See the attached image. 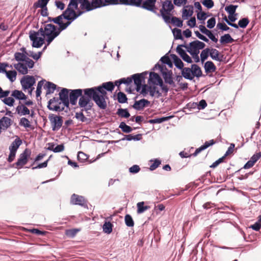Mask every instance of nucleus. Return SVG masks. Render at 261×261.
<instances>
[{"instance_id": "obj_5", "label": "nucleus", "mask_w": 261, "mask_h": 261, "mask_svg": "<svg viewBox=\"0 0 261 261\" xmlns=\"http://www.w3.org/2000/svg\"><path fill=\"white\" fill-rule=\"evenodd\" d=\"M91 99H92V96H89L84 93V94H82L79 100V106L80 108H82V111H88L91 109L93 106Z\"/></svg>"}, {"instance_id": "obj_42", "label": "nucleus", "mask_w": 261, "mask_h": 261, "mask_svg": "<svg viewBox=\"0 0 261 261\" xmlns=\"http://www.w3.org/2000/svg\"><path fill=\"white\" fill-rule=\"evenodd\" d=\"M5 73L6 74L7 77L12 82H14L16 80L17 72L15 70L7 71L6 70V72Z\"/></svg>"}, {"instance_id": "obj_23", "label": "nucleus", "mask_w": 261, "mask_h": 261, "mask_svg": "<svg viewBox=\"0 0 261 261\" xmlns=\"http://www.w3.org/2000/svg\"><path fill=\"white\" fill-rule=\"evenodd\" d=\"M193 14V7L192 6H186L182 12V18L183 19H188Z\"/></svg>"}, {"instance_id": "obj_46", "label": "nucleus", "mask_w": 261, "mask_h": 261, "mask_svg": "<svg viewBox=\"0 0 261 261\" xmlns=\"http://www.w3.org/2000/svg\"><path fill=\"white\" fill-rule=\"evenodd\" d=\"M124 220L126 226L128 227H133L134 226V222L130 215L128 214L126 215Z\"/></svg>"}, {"instance_id": "obj_9", "label": "nucleus", "mask_w": 261, "mask_h": 261, "mask_svg": "<svg viewBox=\"0 0 261 261\" xmlns=\"http://www.w3.org/2000/svg\"><path fill=\"white\" fill-rule=\"evenodd\" d=\"M63 16L64 15L61 14L55 18L48 17V21H53L54 23L59 25V27L58 28V32H61L64 30L70 24V21H67L66 22H64L63 20L64 18Z\"/></svg>"}, {"instance_id": "obj_16", "label": "nucleus", "mask_w": 261, "mask_h": 261, "mask_svg": "<svg viewBox=\"0 0 261 261\" xmlns=\"http://www.w3.org/2000/svg\"><path fill=\"white\" fill-rule=\"evenodd\" d=\"M70 203L72 204L85 206L86 204V200L83 196L73 194L71 195Z\"/></svg>"}, {"instance_id": "obj_21", "label": "nucleus", "mask_w": 261, "mask_h": 261, "mask_svg": "<svg viewBox=\"0 0 261 261\" xmlns=\"http://www.w3.org/2000/svg\"><path fill=\"white\" fill-rule=\"evenodd\" d=\"M14 68L21 74H26L28 73V66L26 62H19L14 64Z\"/></svg>"}, {"instance_id": "obj_31", "label": "nucleus", "mask_w": 261, "mask_h": 261, "mask_svg": "<svg viewBox=\"0 0 261 261\" xmlns=\"http://www.w3.org/2000/svg\"><path fill=\"white\" fill-rule=\"evenodd\" d=\"M44 88L46 90V94H49L54 93L56 88V85L50 82H46Z\"/></svg>"}, {"instance_id": "obj_20", "label": "nucleus", "mask_w": 261, "mask_h": 261, "mask_svg": "<svg viewBox=\"0 0 261 261\" xmlns=\"http://www.w3.org/2000/svg\"><path fill=\"white\" fill-rule=\"evenodd\" d=\"M149 103L150 102L148 100L142 99L138 101H135L132 107L137 110H141L143 109L144 108L148 106Z\"/></svg>"}, {"instance_id": "obj_17", "label": "nucleus", "mask_w": 261, "mask_h": 261, "mask_svg": "<svg viewBox=\"0 0 261 261\" xmlns=\"http://www.w3.org/2000/svg\"><path fill=\"white\" fill-rule=\"evenodd\" d=\"M156 2V0H144L142 2L141 8L153 13H156L155 5Z\"/></svg>"}, {"instance_id": "obj_41", "label": "nucleus", "mask_w": 261, "mask_h": 261, "mask_svg": "<svg viewBox=\"0 0 261 261\" xmlns=\"http://www.w3.org/2000/svg\"><path fill=\"white\" fill-rule=\"evenodd\" d=\"M148 89H149V92L150 96H154V95H157L158 96H160L161 95V94L160 93L156 86H149Z\"/></svg>"}, {"instance_id": "obj_3", "label": "nucleus", "mask_w": 261, "mask_h": 261, "mask_svg": "<svg viewBox=\"0 0 261 261\" xmlns=\"http://www.w3.org/2000/svg\"><path fill=\"white\" fill-rule=\"evenodd\" d=\"M174 7L171 1L166 0L163 2L160 9V15L164 20H169V17L172 15L171 12Z\"/></svg>"}, {"instance_id": "obj_15", "label": "nucleus", "mask_w": 261, "mask_h": 261, "mask_svg": "<svg viewBox=\"0 0 261 261\" xmlns=\"http://www.w3.org/2000/svg\"><path fill=\"white\" fill-rule=\"evenodd\" d=\"M69 89L63 88L59 93V99L62 102L64 107L69 108Z\"/></svg>"}, {"instance_id": "obj_44", "label": "nucleus", "mask_w": 261, "mask_h": 261, "mask_svg": "<svg viewBox=\"0 0 261 261\" xmlns=\"http://www.w3.org/2000/svg\"><path fill=\"white\" fill-rule=\"evenodd\" d=\"M210 49L206 48L203 49L200 54L201 61L202 63H203L205 60H206L210 55Z\"/></svg>"}, {"instance_id": "obj_43", "label": "nucleus", "mask_w": 261, "mask_h": 261, "mask_svg": "<svg viewBox=\"0 0 261 261\" xmlns=\"http://www.w3.org/2000/svg\"><path fill=\"white\" fill-rule=\"evenodd\" d=\"M113 224L110 222H106L103 225V231L108 234L112 231Z\"/></svg>"}, {"instance_id": "obj_12", "label": "nucleus", "mask_w": 261, "mask_h": 261, "mask_svg": "<svg viewBox=\"0 0 261 261\" xmlns=\"http://www.w3.org/2000/svg\"><path fill=\"white\" fill-rule=\"evenodd\" d=\"M15 59L17 61L26 62L29 68H32L34 65V62L27 57L26 55L23 53L17 52L14 54Z\"/></svg>"}, {"instance_id": "obj_54", "label": "nucleus", "mask_w": 261, "mask_h": 261, "mask_svg": "<svg viewBox=\"0 0 261 261\" xmlns=\"http://www.w3.org/2000/svg\"><path fill=\"white\" fill-rule=\"evenodd\" d=\"M91 5L93 6L94 9L97 8L101 7V6H105V4H102V0H92Z\"/></svg>"}, {"instance_id": "obj_4", "label": "nucleus", "mask_w": 261, "mask_h": 261, "mask_svg": "<svg viewBox=\"0 0 261 261\" xmlns=\"http://www.w3.org/2000/svg\"><path fill=\"white\" fill-rule=\"evenodd\" d=\"M31 151L29 148H25L24 151L20 154L17 161L14 164L15 167L17 169L22 168L28 162L31 157Z\"/></svg>"}, {"instance_id": "obj_37", "label": "nucleus", "mask_w": 261, "mask_h": 261, "mask_svg": "<svg viewBox=\"0 0 261 261\" xmlns=\"http://www.w3.org/2000/svg\"><path fill=\"white\" fill-rule=\"evenodd\" d=\"M81 230V228H73L65 231V234L69 238H74Z\"/></svg>"}, {"instance_id": "obj_19", "label": "nucleus", "mask_w": 261, "mask_h": 261, "mask_svg": "<svg viewBox=\"0 0 261 261\" xmlns=\"http://www.w3.org/2000/svg\"><path fill=\"white\" fill-rule=\"evenodd\" d=\"M205 47V44L203 42L198 40L194 41L190 43L189 50L193 51H199V49H202Z\"/></svg>"}, {"instance_id": "obj_50", "label": "nucleus", "mask_w": 261, "mask_h": 261, "mask_svg": "<svg viewBox=\"0 0 261 261\" xmlns=\"http://www.w3.org/2000/svg\"><path fill=\"white\" fill-rule=\"evenodd\" d=\"M250 227L255 231H258L261 228V215L258 216L257 221Z\"/></svg>"}, {"instance_id": "obj_29", "label": "nucleus", "mask_w": 261, "mask_h": 261, "mask_svg": "<svg viewBox=\"0 0 261 261\" xmlns=\"http://www.w3.org/2000/svg\"><path fill=\"white\" fill-rule=\"evenodd\" d=\"M16 111L18 114L21 115H29L30 113L29 109L24 105L21 104L20 102H19V105L17 107Z\"/></svg>"}, {"instance_id": "obj_47", "label": "nucleus", "mask_w": 261, "mask_h": 261, "mask_svg": "<svg viewBox=\"0 0 261 261\" xmlns=\"http://www.w3.org/2000/svg\"><path fill=\"white\" fill-rule=\"evenodd\" d=\"M119 127L121 130L126 133H130L132 131L133 129L129 126L126 125L124 122H121L119 125Z\"/></svg>"}, {"instance_id": "obj_38", "label": "nucleus", "mask_w": 261, "mask_h": 261, "mask_svg": "<svg viewBox=\"0 0 261 261\" xmlns=\"http://www.w3.org/2000/svg\"><path fill=\"white\" fill-rule=\"evenodd\" d=\"M80 3H81V7L83 9H86L87 11L94 9L93 6L91 5V3H90L88 0H83Z\"/></svg>"}, {"instance_id": "obj_14", "label": "nucleus", "mask_w": 261, "mask_h": 261, "mask_svg": "<svg viewBox=\"0 0 261 261\" xmlns=\"http://www.w3.org/2000/svg\"><path fill=\"white\" fill-rule=\"evenodd\" d=\"M20 82L22 88L25 90L31 88L35 84L36 80L34 76L27 75L21 79Z\"/></svg>"}, {"instance_id": "obj_11", "label": "nucleus", "mask_w": 261, "mask_h": 261, "mask_svg": "<svg viewBox=\"0 0 261 261\" xmlns=\"http://www.w3.org/2000/svg\"><path fill=\"white\" fill-rule=\"evenodd\" d=\"M69 103L72 105H75L79 97H81L84 92V90L81 89L69 90Z\"/></svg>"}, {"instance_id": "obj_59", "label": "nucleus", "mask_w": 261, "mask_h": 261, "mask_svg": "<svg viewBox=\"0 0 261 261\" xmlns=\"http://www.w3.org/2000/svg\"><path fill=\"white\" fill-rule=\"evenodd\" d=\"M202 4L208 9H211L214 5L213 0H203L202 2Z\"/></svg>"}, {"instance_id": "obj_36", "label": "nucleus", "mask_w": 261, "mask_h": 261, "mask_svg": "<svg viewBox=\"0 0 261 261\" xmlns=\"http://www.w3.org/2000/svg\"><path fill=\"white\" fill-rule=\"evenodd\" d=\"M222 44L230 43L234 41V40L231 38L229 34H225L224 36L221 37L220 40Z\"/></svg>"}, {"instance_id": "obj_6", "label": "nucleus", "mask_w": 261, "mask_h": 261, "mask_svg": "<svg viewBox=\"0 0 261 261\" xmlns=\"http://www.w3.org/2000/svg\"><path fill=\"white\" fill-rule=\"evenodd\" d=\"M216 141L212 139L210 140L209 141H206L204 144L201 146L200 147L197 148L195 150V151L191 154L189 155L188 153L186 152H185L184 151L180 152L179 153V155L182 158H189L191 156H196L199 152H200L201 151L206 149L207 147L214 145L216 143Z\"/></svg>"}, {"instance_id": "obj_58", "label": "nucleus", "mask_w": 261, "mask_h": 261, "mask_svg": "<svg viewBox=\"0 0 261 261\" xmlns=\"http://www.w3.org/2000/svg\"><path fill=\"white\" fill-rule=\"evenodd\" d=\"M3 101L6 105L9 106H13L14 103V99L11 97H6Z\"/></svg>"}, {"instance_id": "obj_39", "label": "nucleus", "mask_w": 261, "mask_h": 261, "mask_svg": "<svg viewBox=\"0 0 261 261\" xmlns=\"http://www.w3.org/2000/svg\"><path fill=\"white\" fill-rule=\"evenodd\" d=\"M49 0H38L33 5V8L36 9L38 8H43L46 7Z\"/></svg>"}, {"instance_id": "obj_34", "label": "nucleus", "mask_w": 261, "mask_h": 261, "mask_svg": "<svg viewBox=\"0 0 261 261\" xmlns=\"http://www.w3.org/2000/svg\"><path fill=\"white\" fill-rule=\"evenodd\" d=\"M11 95L19 100H23L27 98L26 95L22 91L17 90H14Z\"/></svg>"}, {"instance_id": "obj_18", "label": "nucleus", "mask_w": 261, "mask_h": 261, "mask_svg": "<svg viewBox=\"0 0 261 261\" xmlns=\"http://www.w3.org/2000/svg\"><path fill=\"white\" fill-rule=\"evenodd\" d=\"M81 13V12H80L79 14L77 15L73 9L67 7L66 10L63 13L62 15H64L63 17L64 19L69 21L76 18L80 15Z\"/></svg>"}, {"instance_id": "obj_8", "label": "nucleus", "mask_w": 261, "mask_h": 261, "mask_svg": "<svg viewBox=\"0 0 261 261\" xmlns=\"http://www.w3.org/2000/svg\"><path fill=\"white\" fill-rule=\"evenodd\" d=\"M48 119L53 131L58 130L61 127L63 122L62 116L51 114L49 115Z\"/></svg>"}, {"instance_id": "obj_51", "label": "nucleus", "mask_w": 261, "mask_h": 261, "mask_svg": "<svg viewBox=\"0 0 261 261\" xmlns=\"http://www.w3.org/2000/svg\"><path fill=\"white\" fill-rule=\"evenodd\" d=\"M19 125L23 126L25 128H29L31 127L30 121L26 118L22 117L20 119L19 121Z\"/></svg>"}, {"instance_id": "obj_2", "label": "nucleus", "mask_w": 261, "mask_h": 261, "mask_svg": "<svg viewBox=\"0 0 261 261\" xmlns=\"http://www.w3.org/2000/svg\"><path fill=\"white\" fill-rule=\"evenodd\" d=\"M22 143V140L19 137L16 136L15 139L11 143L9 147L10 153L7 159V161L9 163H11L14 161L16 152Z\"/></svg>"}, {"instance_id": "obj_28", "label": "nucleus", "mask_w": 261, "mask_h": 261, "mask_svg": "<svg viewBox=\"0 0 261 261\" xmlns=\"http://www.w3.org/2000/svg\"><path fill=\"white\" fill-rule=\"evenodd\" d=\"M210 56L214 60L220 62L222 60L223 56L221 55L219 51L216 49H210Z\"/></svg>"}, {"instance_id": "obj_64", "label": "nucleus", "mask_w": 261, "mask_h": 261, "mask_svg": "<svg viewBox=\"0 0 261 261\" xmlns=\"http://www.w3.org/2000/svg\"><path fill=\"white\" fill-rule=\"evenodd\" d=\"M42 52H39L38 54L34 53L33 51H30L27 55L32 57L34 60H38L41 56Z\"/></svg>"}, {"instance_id": "obj_33", "label": "nucleus", "mask_w": 261, "mask_h": 261, "mask_svg": "<svg viewBox=\"0 0 261 261\" xmlns=\"http://www.w3.org/2000/svg\"><path fill=\"white\" fill-rule=\"evenodd\" d=\"M175 66L179 69L184 68V63L182 61L175 55H171Z\"/></svg>"}, {"instance_id": "obj_22", "label": "nucleus", "mask_w": 261, "mask_h": 261, "mask_svg": "<svg viewBox=\"0 0 261 261\" xmlns=\"http://www.w3.org/2000/svg\"><path fill=\"white\" fill-rule=\"evenodd\" d=\"M164 21L167 23L172 24L177 27L180 28L182 26V20L175 16H172V15L169 17V20Z\"/></svg>"}, {"instance_id": "obj_25", "label": "nucleus", "mask_w": 261, "mask_h": 261, "mask_svg": "<svg viewBox=\"0 0 261 261\" xmlns=\"http://www.w3.org/2000/svg\"><path fill=\"white\" fill-rule=\"evenodd\" d=\"M149 81L154 85H159L162 84V79L159 75L155 72H151L149 74Z\"/></svg>"}, {"instance_id": "obj_55", "label": "nucleus", "mask_w": 261, "mask_h": 261, "mask_svg": "<svg viewBox=\"0 0 261 261\" xmlns=\"http://www.w3.org/2000/svg\"><path fill=\"white\" fill-rule=\"evenodd\" d=\"M181 47H185L187 48L188 50L189 49V47L185 45L181 44L178 45L176 48V51L181 57H182L184 55H185L186 54V51L181 48Z\"/></svg>"}, {"instance_id": "obj_35", "label": "nucleus", "mask_w": 261, "mask_h": 261, "mask_svg": "<svg viewBox=\"0 0 261 261\" xmlns=\"http://www.w3.org/2000/svg\"><path fill=\"white\" fill-rule=\"evenodd\" d=\"M116 114L121 118H127L130 116V114L126 109H118Z\"/></svg>"}, {"instance_id": "obj_48", "label": "nucleus", "mask_w": 261, "mask_h": 261, "mask_svg": "<svg viewBox=\"0 0 261 261\" xmlns=\"http://www.w3.org/2000/svg\"><path fill=\"white\" fill-rule=\"evenodd\" d=\"M77 158L79 161L82 163H84L88 159V155L82 151H79L78 152Z\"/></svg>"}, {"instance_id": "obj_45", "label": "nucleus", "mask_w": 261, "mask_h": 261, "mask_svg": "<svg viewBox=\"0 0 261 261\" xmlns=\"http://www.w3.org/2000/svg\"><path fill=\"white\" fill-rule=\"evenodd\" d=\"M45 30L49 32V33H60L58 32V27L52 24H47L46 25Z\"/></svg>"}, {"instance_id": "obj_26", "label": "nucleus", "mask_w": 261, "mask_h": 261, "mask_svg": "<svg viewBox=\"0 0 261 261\" xmlns=\"http://www.w3.org/2000/svg\"><path fill=\"white\" fill-rule=\"evenodd\" d=\"M166 71H164L163 69H161L162 75L165 82L170 85L174 84V82L173 81L172 77V72L171 71L167 70V69H166Z\"/></svg>"}, {"instance_id": "obj_57", "label": "nucleus", "mask_w": 261, "mask_h": 261, "mask_svg": "<svg viewBox=\"0 0 261 261\" xmlns=\"http://www.w3.org/2000/svg\"><path fill=\"white\" fill-rule=\"evenodd\" d=\"M143 0H129V5L137 7H141Z\"/></svg>"}, {"instance_id": "obj_40", "label": "nucleus", "mask_w": 261, "mask_h": 261, "mask_svg": "<svg viewBox=\"0 0 261 261\" xmlns=\"http://www.w3.org/2000/svg\"><path fill=\"white\" fill-rule=\"evenodd\" d=\"M144 202L143 201L139 202L137 204V213L138 214L143 213L145 211L148 210L150 208V206H144Z\"/></svg>"}, {"instance_id": "obj_49", "label": "nucleus", "mask_w": 261, "mask_h": 261, "mask_svg": "<svg viewBox=\"0 0 261 261\" xmlns=\"http://www.w3.org/2000/svg\"><path fill=\"white\" fill-rule=\"evenodd\" d=\"M118 101L119 103H123L127 101V98L126 95L121 92H119L117 95Z\"/></svg>"}, {"instance_id": "obj_1", "label": "nucleus", "mask_w": 261, "mask_h": 261, "mask_svg": "<svg viewBox=\"0 0 261 261\" xmlns=\"http://www.w3.org/2000/svg\"><path fill=\"white\" fill-rule=\"evenodd\" d=\"M84 93L89 96H92V99L100 109H105L107 108L106 99L108 98L107 94H102L97 91L96 88H93L84 89Z\"/></svg>"}, {"instance_id": "obj_13", "label": "nucleus", "mask_w": 261, "mask_h": 261, "mask_svg": "<svg viewBox=\"0 0 261 261\" xmlns=\"http://www.w3.org/2000/svg\"><path fill=\"white\" fill-rule=\"evenodd\" d=\"M93 88H96L97 91H98L102 94H107L106 90L112 92L115 88V85L113 82H108L102 83V84L100 86L94 87Z\"/></svg>"}, {"instance_id": "obj_7", "label": "nucleus", "mask_w": 261, "mask_h": 261, "mask_svg": "<svg viewBox=\"0 0 261 261\" xmlns=\"http://www.w3.org/2000/svg\"><path fill=\"white\" fill-rule=\"evenodd\" d=\"M45 34H30V39L32 42V46L39 48L44 43Z\"/></svg>"}, {"instance_id": "obj_63", "label": "nucleus", "mask_w": 261, "mask_h": 261, "mask_svg": "<svg viewBox=\"0 0 261 261\" xmlns=\"http://www.w3.org/2000/svg\"><path fill=\"white\" fill-rule=\"evenodd\" d=\"M216 28L218 29H220L222 31H228L229 30V28L227 27L225 23L222 22L218 23V24H217Z\"/></svg>"}, {"instance_id": "obj_32", "label": "nucleus", "mask_w": 261, "mask_h": 261, "mask_svg": "<svg viewBox=\"0 0 261 261\" xmlns=\"http://www.w3.org/2000/svg\"><path fill=\"white\" fill-rule=\"evenodd\" d=\"M191 68L192 69V73L193 74V79L195 76L199 77L202 76V72L199 66L196 64H192L191 65Z\"/></svg>"}, {"instance_id": "obj_61", "label": "nucleus", "mask_w": 261, "mask_h": 261, "mask_svg": "<svg viewBox=\"0 0 261 261\" xmlns=\"http://www.w3.org/2000/svg\"><path fill=\"white\" fill-rule=\"evenodd\" d=\"M188 51L191 54V55L192 56V57L193 58V60L196 63H198L200 61V59H199V56H198V54L199 53V51H196V52H194L193 51H191V50H189V49L188 50Z\"/></svg>"}, {"instance_id": "obj_56", "label": "nucleus", "mask_w": 261, "mask_h": 261, "mask_svg": "<svg viewBox=\"0 0 261 261\" xmlns=\"http://www.w3.org/2000/svg\"><path fill=\"white\" fill-rule=\"evenodd\" d=\"M249 20L247 18H243L239 21L238 25L240 28H245L248 25Z\"/></svg>"}, {"instance_id": "obj_10", "label": "nucleus", "mask_w": 261, "mask_h": 261, "mask_svg": "<svg viewBox=\"0 0 261 261\" xmlns=\"http://www.w3.org/2000/svg\"><path fill=\"white\" fill-rule=\"evenodd\" d=\"M147 74V72H144L141 73L134 74L132 76V81L134 80V83L136 85V90L138 92L141 90L142 84L143 82H144Z\"/></svg>"}, {"instance_id": "obj_52", "label": "nucleus", "mask_w": 261, "mask_h": 261, "mask_svg": "<svg viewBox=\"0 0 261 261\" xmlns=\"http://www.w3.org/2000/svg\"><path fill=\"white\" fill-rule=\"evenodd\" d=\"M150 162H153L150 166L149 169L153 171L157 168L161 164V161L159 159H155L154 161L151 160Z\"/></svg>"}, {"instance_id": "obj_60", "label": "nucleus", "mask_w": 261, "mask_h": 261, "mask_svg": "<svg viewBox=\"0 0 261 261\" xmlns=\"http://www.w3.org/2000/svg\"><path fill=\"white\" fill-rule=\"evenodd\" d=\"M197 17L198 19L203 21V23H204V21L206 19L207 16L205 12L200 11L197 13Z\"/></svg>"}, {"instance_id": "obj_30", "label": "nucleus", "mask_w": 261, "mask_h": 261, "mask_svg": "<svg viewBox=\"0 0 261 261\" xmlns=\"http://www.w3.org/2000/svg\"><path fill=\"white\" fill-rule=\"evenodd\" d=\"M204 68L206 73L214 72L216 70V67L212 61L206 62Z\"/></svg>"}, {"instance_id": "obj_24", "label": "nucleus", "mask_w": 261, "mask_h": 261, "mask_svg": "<svg viewBox=\"0 0 261 261\" xmlns=\"http://www.w3.org/2000/svg\"><path fill=\"white\" fill-rule=\"evenodd\" d=\"M54 100H49L48 105V108L50 110L55 111L56 112H61L64 110V107H61L59 105L61 104V102L59 103H55L53 102Z\"/></svg>"}, {"instance_id": "obj_53", "label": "nucleus", "mask_w": 261, "mask_h": 261, "mask_svg": "<svg viewBox=\"0 0 261 261\" xmlns=\"http://www.w3.org/2000/svg\"><path fill=\"white\" fill-rule=\"evenodd\" d=\"M237 7L238 6L230 5L226 6L225 8V10L229 14H234Z\"/></svg>"}, {"instance_id": "obj_62", "label": "nucleus", "mask_w": 261, "mask_h": 261, "mask_svg": "<svg viewBox=\"0 0 261 261\" xmlns=\"http://www.w3.org/2000/svg\"><path fill=\"white\" fill-rule=\"evenodd\" d=\"M75 117L77 120H80L82 122H85L87 119L82 112L76 113Z\"/></svg>"}, {"instance_id": "obj_27", "label": "nucleus", "mask_w": 261, "mask_h": 261, "mask_svg": "<svg viewBox=\"0 0 261 261\" xmlns=\"http://www.w3.org/2000/svg\"><path fill=\"white\" fill-rule=\"evenodd\" d=\"M181 70V75L186 79L192 80L193 74L192 68L184 67Z\"/></svg>"}]
</instances>
